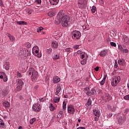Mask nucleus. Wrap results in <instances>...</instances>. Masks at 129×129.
<instances>
[{"instance_id": "obj_1", "label": "nucleus", "mask_w": 129, "mask_h": 129, "mask_svg": "<svg viewBox=\"0 0 129 129\" xmlns=\"http://www.w3.org/2000/svg\"><path fill=\"white\" fill-rule=\"evenodd\" d=\"M55 24L59 25L60 23L63 28H68L71 25V21L70 18L65 14V11L60 10L57 14V16L55 17Z\"/></svg>"}, {"instance_id": "obj_2", "label": "nucleus", "mask_w": 129, "mask_h": 129, "mask_svg": "<svg viewBox=\"0 0 129 129\" xmlns=\"http://www.w3.org/2000/svg\"><path fill=\"white\" fill-rule=\"evenodd\" d=\"M28 72L29 75H31V78L32 81H33V82H36L38 77H39V74L38 73V72L35 70L34 68H31Z\"/></svg>"}, {"instance_id": "obj_3", "label": "nucleus", "mask_w": 129, "mask_h": 129, "mask_svg": "<svg viewBox=\"0 0 129 129\" xmlns=\"http://www.w3.org/2000/svg\"><path fill=\"white\" fill-rule=\"evenodd\" d=\"M84 91L88 96H91V95H96V94H97V92L94 88H92L90 90V89L89 87H86L84 89Z\"/></svg>"}, {"instance_id": "obj_4", "label": "nucleus", "mask_w": 129, "mask_h": 129, "mask_svg": "<svg viewBox=\"0 0 129 129\" xmlns=\"http://www.w3.org/2000/svg\"><path fill=\"white\" fill-rule=\"evenodd\" d=\"M72 37L73 39L77 41V40H79L81 37V33H80L79 31L74 30L72 33Z\"/></svg>"}, {"instance_id": "obj_5", "label": "nucleus", "mask_w": 129, "mask_h": 129, "mask_svg": "<svg viewBox=\"0 0 129 129\" xmlns=\"http://www.w3.org/2000/svg\"><path fill=\"white\" fill-rule=\"evenodd\" d=\"M78 7L81 10H83L86 8L87 5V1L86 0H78Z\"/></svg>"}, {"instance_id": "obj_6", "label": "nucleus", "mask_w": 129, "mask_h": 129, "mask_svg": "<svg viewBox=\"0 0 129 129\" xmlns=\"http://www.w3.org/2000/svg\"><path fill=\"white\" fill-rule=\"evenodd\" d=\"M23 85H24V83L22 80H18L17 84H16V90L21 91L23 88Z\"/></svg>"}, {"instance_id": "obj_7", "label": "nucleus", "mask_w": 129, "mask_h": 129, "mask_svg": "<svg viewBox=\"0 0 129 129\" xmlns=\"http://www.w3.org/2000/svg\"><path fill=\"white\" fill-rule=\"evenodd\" d=\"M32 109L34 111H36V112H39L40 110H41V107H40V105L39 103L34 104L32 106Z\"/></svg>"}, {"instance_id": "obj_8", "label": "nucleus", "mask_w": 129, "mask_h": 129, "mask_svg": "<svg viewBox=\"0 0 129 129\" xmlns=\"http://www.w3.org/2000/svg\"><path fill=\"white\" fill-rule=\"evenodd\" d=\"M0 79H3L4 82L8 81V76L4 72H0Z\"/></svg>"}, {"instance_id": "obj_9", "label": "nucleus", "mask_w": 129, "mask_h": 129, "mask_svg": "<svg viewBox=\"0 0 129 129\" xmlns=\"http://www.w3.org/2000/svg\"><path fill=\"white\" fill-rule=\"evenodd\" d=\"M68 111L70 114H73L75 112V109L74 106L72 105H69L68 106Z\"/></svg>"}, {"instance_id": "obj_10", "label": "nucleus", "mask_w": 129, "mask_h": 129, "mask_svg": "<svg viewBox=\"0 0 129 129\" xmlns=\"http://www.w3.org/2000/svg\"><path fill=\"white\" fill-rule=\"evenodd\" d=\"M21 53L23 57H26V58L29 57V50L27 49H22V50H21Z\"/></svg>"}, {"instance_id": "obj_11", "label": "nucleus", "mask_w": 129, "mask_h": 129, "mask_svg": "<svg viewBox=\"0 0 129 129\" xmlns=\"http://www.w3.org/2000/svg\"><path fill=\"white\" fill-rule=\"evenodd\" d=\"M51 45L52 49H57L59 46V43H58V41L56 40H53L51 42Z\"/></svg>"}, {"instance_id": "obj_12", "label": "nucleus", "mask_w": 129, "mask_h": 129, "mask_svg": "<svg viewBox=\"0 0 129 129\" xmlns=\"http://www.w3.org/2000/svg\"><path fill=\"white\" fill-rule=\"evenodd\" d=\"M117 83H118V81L116 80V77L114 76L112 78V80L111 81V84L112 86H116L117 85Z\"/></svg>"}, {"instance_id": "obj_13", "label": "nucleus", "mask_w": 129, "mask_h": 129, "mask_svg": "<svg viewBox=\"0 0 129 129\" xmlns=\"http://www.w3.org/2000/svg\"><path fill=\"white\" fill-rule=\"evenodd\" d=\"M125 121V117H124V116H121L118 119V123L120 125L122 124V123H123Z\"/></svg>"}, {"instance_id": "obj_14", "label": "nucleus", "mask_w": 129, "mask_h": 129, "mask_svg": "<svg viewBox=\"0 0 129 129\" xmlns=\"http://www.w3.org/2000/svg\"><path fill=\"white\" fill-rule=\"evenodd\" d=\"M122 41L124 44H127L129 42L128 37L125 35L122 36Z\"/></svg>"}, {"instance_id": "obj_15", "label": "nucleus", "mask_w": 129, "mask_h": 129, "mask_svg": "<svg viewBox=\"0 0 129 129\" xmlns=\"http://www.w3.org/2000/svg\"><path fill=\"white\" fill-rule=\"evenodd\" d=\"M99 55L101 57H104L106 56V55H107V50L104 49L103 50H101L99 53Z\"/></svg>"}, {"instance_id": "obj_16", "label": "nucleus", "mask_w": 129, "mask_h": 129, "mask_svg": "<svg viewBox=\"0 0 129 129\" xmlns=\"http://www.w3.org/2000/svg\"><path fill=\"white\" fill-rule=\"evenodd\" d=\"M32 53L33 55H35V56H36V57H38V58H41L42 57V54H40L39 53V50H35Z\"/></svg>"}, {"instance_id": "obj_17", "label": "nucleus", "mask_w": 129, "mask_h": 129, "mask_svg": "<svg viewBox=\"0 0 129 129\" xmlns=\"http://www.w3.org/2000/svg\"><path fill=\"white\" fill-rule=\"evenodd\" d=\"M93 111L95 116H100V111L99 110L93 109Z\"/></svg>"}, {"instance_id": "obj_18", "label": "nucleus", "mask_w": 129, "mask_h": 129, "mask_svg": "<svg viewBox=\"0 0 129 129\" xmlns=\"http://www.w3.org/2000/svg\"><path fill=\"white\" fill-rule=\"evenodd\" d=\"M60 79L56 76V77H54L53 79V83H58V82H60Z\"/></svg>"}, {"instance_id": "obj_19", "label": "nucleus", "mask_w": 129, "mask_h": 129, "mask_svg": "<svg viewBox=\"0 0 129 129\" xmlns=\"http://www.w3.org/2000/svg\"><path fill=\"white\" fill-rule=\"evenodd\" d=\"M11 64L10 62H6L4 64V67L6 70H9L10 69V67H11Z\"/></svg>"}, {"instance_id": "obj_20", "label": "nucleus", "mask_w": 129, "mask_h": 129, "mask_svg": "<svg viewBox=\"0 0 129 129\" xmlns=\"http://www.w3.org/2000/svg\"><path fill=\"white\" fill-rule=\"evenodd\" d=\"M0 127H2V128H6L5 122H4V120H3L2 119H0Z\"/></svg>"}, {"instance_id": "obj_21", "label": "nucleus", "mask_w": 129, "mask_h": 129, "mask_svg": "<svg viewBox=\"0 0 129 129\" xmlns=\"http://www.w3.org/2000/svg\"><path fill=\"white\" fill-rule=\"evenodd\" d=\"M49 108L50 111H54L55 110V107L53 106V104L49 103Z\"/></svg>"}, {"instance_id": "obj_22", "label": "nucleus", "mask_w": 129, "mask_h": 129, "mask_svg": "<svg viewBox=\"0 0 129 129\" xmlns=\"http://www.w3.org/2000/svg\"><path fill=\"white\" fill-rule=\"evenodd\" d=\"M48 16H49V17H50V18H52V17H54V16H55V12H54L53 11H50L48 14H47Z\"/></svg>"}, {"instance_id": "obj_23", "label": "nucleus", "mask_w": 129, "mask_h": 129, "mask_svg": "<svg viewBox=\"0 0 129 129\" xmlns=\"http://www.w3.org/2000/svg\"><path fill=\"white\" fill-rule=\"evenodd\" d=\"M91 103H92V101L91 100V99L89 98L88 99L87 102L86 103V106H90V105H91Z\"/></svg>"}, {"instance_id": "obj_24", "label": "nucleus", "mask_w": 129, "mask_h": 129, "mask_svg": "<svg viewBox=\"0 0 129 129\" xmlns=\"http://www.w3.org/2000/svg\"><path fill=\"white\" fill-rule=\"evenodd\" d=\"M3 105L6 107H10V106H11V104L8 101H5L3 102Z\"/></svg>"}, {"instance_id": "obj_25", "label": "nucleus", "mask_w": 129, "mask_h": 129, "mask_svg": "<svg viewBox=\"0 0 129 129\" xmlns=\"http://www.w3.org/2000/svg\"><path fill=\"white\" fill-rule=\"evenodd\" d=\"M118 64L120 65L121 66H124V65H125V62L124 61H122L121 59L118 60Z\"/></svg>"}, {"instance_id": "obj_26", "label": "nucleus", "mask_w": 129, "mask_h": 129, "mask_svg": "<svg viewBox=\"0 0 129 129\" xmlns=\"http://www.w3.org/2000/svg\"><path fill=\"white\" fill-rule=\"evenodd\" d=\"M17 25H20V26H22L23 25H27L28 23L25 21H17Z\"/></svg>"}, {"instance_id": "obj_27", "label": "nucleus", "mask_w": 129, "mask_h": 129, "mask_svg": "<svg viewBox=\"0 0 129 129\" xmlns=\"http://www.w3.org/2000/svg\"><path fill=\"white\" fill-rule=\"evenodd\" d=\"M63 113H64V111H59V114H58L57 115V118H61V117H62Z\"/></svg>"}, {"instance_id": "obj_28", "label": "nucleus", "mask_w": 129, "mask_h": 129, "mask_svg": "<svg viewBox=\"0 0 129 129\" xmlns=\"http://www.w3.org/2000/svg\"><path fill=\"white\" fill-rule=\"evenodd\" d=\"M10 40L11 41V42H12L13 43H15V41H16V37H15V36H12L10 38H9Z\"/></svg>"}, {"instance_id": "obj_29", "label": "nucleus", "mask_w": 129, "mask_h": 129, "mask_svg": "<svg viewBox=\"0 0 129 129\" xmlns=\"http://www.w3.org/2000/svg\"><path fill=\"white\" fill-rule=\"evenodd\" d=\"M106 99L108 100V101H109L110 99H111V97H110V95L108 93L105 94Z\"/></svg>"}, {"instance_id": "obj_30", "label": "nucleus", "mask_w": 129, "mask_h": 129, "mask_svg": "<svg viewBox=\"0 0 129 129\" xmlns=\"http://www.w3.org/2000/svg\"><path fill=\"white\" fill-rule=\"evenodd\" d=\"M106 79V77H105L103 79V80L100 82V85H104V83H105V80Z\"/></svg>"}, {"instance_id": "obj_31", "label": "nucleus", "mask_w": 129, "mask_h": 129, "mask_svg": "<svg viewBox=\"0 0 129 129\" xmlns=\"http://www.w3.org/2000/svg\"><path fill=\"white\" fill-rule=\"evenodd\" d=\"M91 11L92 14H95V13L96 12V7L95 6H93Z\"/></svg>"}, {"instance_id": "obj_32", "label": "nucleus", "mask_w": 129, "mask_h": 129, "mask_svg": "<svg viewBox=\"0 0 129 129\" xmlns=\"http://www.w3.org/2000/svg\"><path fill=\"white\" fill-rule=\"evenodd\" d=\"M61 91V85L57 84V88H56V92H60Z\"/></svg>"}, {"instance_id": "obj_33", "label": "nucleus", "mask_w": 129, "mask_h": 129, "mask_svg": "<svg viewBox=\"0 0 129 129\" xmlns=\"http://www.w3.org/2000/svg\"><path fill=\"white\" fill-rule=\"evenodd\" d=\"M59 58H60V57L59 56V55L58 54H56L53 57V60H54V61H56V60H58V59H59Z\"/></svg>"}, {"instance_id": "obj_34", "label": "nucleus", "mask_w": 129, "mask_h": 129, "mask_svg": "<svg viewBox=\"0 0 129 129\" xmlns=\"http://www.w3.org/2000/svg\"><path fill=\"white\" fill-rule=\"evenodd\" d=\"M34 51H39V47L37 46H35L32 48V52H34Z\"/></svg>"}, {"instance_id": "obj_35", "label": "nucleus", "mask_w": 129, "mask_h": 129, "mask_svg": "<svg viewBox=\"0 0 129 129\" xmlns=\"http://www.w3.org/2000/svg\"><path fill=\"white\" fill-rule=\"evenodd\" d=\"M66 101H63V106H62V109L63 110H66Z\"/></svg>"}, {"instance_id": "obj_36", "label": "nucleus", "mask_w": 129, "mask_h": 129, "mask_svg": "<svg viewBox=\"0 0 129 129\" xmlns=\"http://www.w3.org/2000/svg\"><path fill=\"white\" fill-rule=\"evenodd\" d=\"M17 77L18 78H22V77H23V74L19 73V72H17Z\"/></svg>"}, {"instance_id": "obj_37", "label": "nucleus", "mask_w": 129, "mask_h": 129, "mask_svg": "<svg viewBox=\"0 0 129 129\" xmlns=\"http://www.w3.org/2000/svg\"><path fill=\"white\" fill-rule=\"evenodd\" d=\"M60 100V98L56 97L55 99H54V101L55 103H58L59 102V101Z\"/></svg>"}, {"instance_id": "obj_38", "label": "nucleus", "mask_w": 129, "mask_h": 129, "mask_svg": "<svg viewBox=\"0 0 129 129\" xmlns=\"http://www.w3.org/2000/svg\"><path fill=\"white\" fill-rule=\"evenodd\" d=\"M25 46L28 48H30L31 44L30 43V42H27L26 44H25Z\"/></svg>"}, {"instance_id": "obj_39", "label": "nucleus", "mask_w": 129, "mask_h": 129, "mask_svg": "<svg viewBox=\"0 0 129 129\" xmlns=\"http://www.w3.org/2000/svg\"><path fill=\"white\" fill-rule=\"evenodd\" d=\"M42 30H44V28L42 27H40L37 29V33H39V32H41Z\"/></svg>"}, {"instance_id": "obj_40", "label": "nucleus", "mask_w": 129, "mask_h": 129, "mask_svg": "<svg viewBox=\"0 0 129 129\" xmlns=\"http://www.w3.org/2000/svg\"><path fill=\"white\" fill-rule=\"evenodd\" d=\"M110 44L112 47H116V44L113 42H110Z\"/></svg>"}, {"instance_id": "obj_41", "label": "nucleus", "mask_w": 129, "mask_h": 129, "mask_svg": "<svg viewBox=\"0 0 129 129\" xmlns=\"http://www.w3.org/2000/svg\"><path fill=\"white\" fill-rule=\"evenodd\" d=\"M124 99H125V100H129V95H127L126 96H124L123 97Z\"/></svg>"}, {"instance_id": "obj_42", "label": "nucleus", "mask_w": 129, "mask_h": 129, "mask_svg": "<svg viewBox=\"0 0 129 129\" xmlns=\"http://www.w3.org/2000/svg\"><path fill=\"white\" fill-rule=\"evenodd\" d=\"M32 12H33V10H32V9H28L27 10V13H28V14H32Z\"/></svg>"}, {"instance_id": "obj_43", "label": "nucleus", "mask_w": 129, "mask_h": 129, "mask_svg": "<svg viewBox=\"0 0 129 129\" xmlns=\"http://www.w3.org/2000/svg\"><path fill=\"white\" fill-rule=\"evenodd\" d=\"M47 53H48V54H51V53H52V49L51 48H49L47 50Z\"/></svg>"}, {"instance_id": "obj_44", "label": "nucleus", "mask_w": 129, "mask_h": 129, "mask_svg": "<svg viewBox=\"0 0 129 129\" xmlns=\"http://www.w3.org/2000/svg\"><path fill=\"white\" fill-rule=\"evenodd\" d=\"M86 60H83L81 61V64H82V65H85V64H86Z\"/></svg>"}, {"instance_id": "obj_45", "label": "nucleus", "mask_w": 129, "mask_h": 129, "mask_svg": "<svg viewBox=\"0 0 129 129\" xmlns=\"http://www.w3.org/2000/svg\"><path fill=\"white\" fill-rule=\"evenodd\" d=\"M71 50H72V49H71V48H66V49H65V51H66V52H72Z\"/></svg>"}, {"instance_id": "obj_46", "label": "nucleus", "mask_w": 129, "mask_h": 129, "mask_svg": "<svg viewBox=\"0 0 129 129\" xmlns=\"http://www.w3.org/2000/svg\"><path fill=\"white\" fill-rule=\"evenodd\" d=\"M52 1L54 3V5H58V3H59V0H52Z\"/></svg>"}, {"instance_id": "obj_47", "label": "nucleus", "mask_w": 129, "mask_h": 129, "mask_svg": "<svg viewBox=\"0 0 129 129\" xmlns=\"http://www.w3.org/2000/svg\"><path fill=\"white\" fill-rule=\"evenodd\" d=\"M117 67H118V64H117L116 60H115L114 68H117Z\"/></svg>"}, {"instance_id": "obj_48", "label": "nucleus", "mask_w": 129, "mask_h": 129, "mask_svg": "<svg viewBox=\"0 0 129 129\" xmlns=\"http://www.w3.org/2000/svg\"><path fill=\"white\" fill-rule=\"evenodd\" d=\"M100 116H96V117H95L94 119L95 121H98V119H99V117Z\"/></svg>"}, {"instance_id": "obj_49", "label": "nucleus", "mask_w": 129, "mask_h": 129, "mask_svg": "<svg viewBox=\"0 0 129 129\" xmlns=\"http://www.w3.org/2000/svg\"><path fill=\"white\" fill-rule=\"evenodd\" d=\"M6 36H7V37H8V38H10L12 35L10 33H6Z\"/></svg>"}, {"instance_id": "obj_50", "label": "nucleus", "mask_w": 129, "mask_h": 129, "mask_svg": "<svg viewBox=\"0 0 129 129\" xmlns=\"http://www.w3.org/2000/svg\"><path fill=\"white\" fill-rule=\"evenodd\" d=\"M49 2L50 3V4L52 5V6H56L53 0H50Z\"/></svg>"}, {"instance_id": "obj_51", "label": "nucleus", "mask_w": 129, "mask_h": 129, "mask_svg": "<svg viewBox=\"0 0 129 129\" xmlns=\"http://www.w3.org/2000/svg\"><path fill=\"white\" fill-rule=\"evenodd\" d=\"M116 79L117 80V81H118V82H119V81H120V77H116Z\"/></svg>"}, {"instance_id": "obj_52", "label": "nucleus", "mask_w": 129, "mask_h": 129, "mask_svg": "<svg viewBox=\"0 0 129 129\" xmlns=\"http://www.w3.org/2000/svg\"><path fill=\"white\" fill-rule=\"evenodd\" d=\"M30 124H33L34 123V118H33L32 119H30Z\"/></svg>"}, {"instance_id": "obj_53", "label": "nucleus", "mask_w": 129, "mask_h": 129, "mask_svg": "<svg viewBox=\"0 0 129 129\" xmlns=\"http://www.w3.org/2000/svg\"><path fill=\"white\" fill-rule=\"evenodd\" d=\"M97 92H98L99 94H100V93H102V90L101 89H99L98 90Z\"/></svg>"}, {"instance_id": "obj_54", "label": "nucleus", "mask_w": 129, "mask_h": 129, "mask_svg": "<svg viewBox=\"0 0 129 129\" xmlns=\"http://www.w3.org/2000/svg\"><path fill=\"white\" fill-rule=\"evenodd\" d=\"M81 58L82 59H84V58H85V55L84 54V53L81 55Z\"/></svg>"}, {"instance_id": "obj_55", "label": "nucleus", "mask_w": 129, "mask_h": 129, "mask_svg": "<svg viewBox=\"0 0 129 129\" xmlns=\"http://www.w3.org/2000/svg\"><path fill=\"white\" fill-rule=\"evenodd\" d=\"M128 111H129V109L128 108H126L124 110V113H127V112H128Z\"/></svg>"}, {"instance_id": "obj_56", "label": "nucleus", "mask_w": 129, "mask_h": 129, "mask_svg": "<svg viewBox=\"0 0 129 129\" xmlns=\"http://www.w3.org/2000/svg\"><path fill=\"white\" fill-rule=\"evenodd\" d=\"M123 52L124 53H127L128 52V49H123Z\"/></svg>"}, {"instance_id": "obj_57", "label": "nucleus", "mask_w": 129, "mask_h": 129, "mask_svg": "<svg viewBox=\"0 0 129 129\" xmlns=\"http://www.w3.org/2000/svg\"><path fill=\"white\" fill-rule=\"evenodd\" d=\"M38 88H39V86L38 85H36V86H34V89H35V90H37V89H38Z\"/></svg>"}, {"instance_id": "obj_58", "label": "nucleus", "mask_w": 129, "mask_h": 129, "mask_svg": "<svg viewBox=\"0 0 129 129\" xmlns=\"http://www.w3.org/2000/svg\"><path fill=\"white\" fill-rule=\"evenodd\" d=\"M74 49H78V48H79V45H74Z\"/></svg>"}, {"instance_id": "obj_59", "label": "nucleus", "mask_w": 129, "mask_h": 129, "mask_svg": "<svg viewBox=\"0 0 129 129\" xmlns=\"http://www.w3.org/2000/svg\"><path fill=\"white\" fill-rule=\"evenodd\" d=\"M36 3H37L38 4H41V3H42V1L41 0H36Z\"/></svg>"}, {"instance_id": "obj_60", "label": "nucleus", "mask_w": 129, "mask_h": 129, "mask_svg": "<svg viewBox=\"0 0 129 129\" xmlns=\"http://www.w3.org/2000/svg\"><path fill=\"white\" fill-rule=\"evenodd\" d=\"M0 6L1 7H4V4H3V1L0 0Z\"/></svg>"}, {"instance_id": "obj_61", "label": "nucleus", "mask_w": 129, "mask_h": 129, "mask_svg": "<svg viewBox=\"0 0 129 129\" xmlns=\"http://www.w3.org/2000/svg\"><path fill=\"white\" fill-rule=\"evenodd\" d=\"M94 69L95 71L97 72L98 70H99V67H96Z\"/></svg>"}, {"instance_id": "obj_62", "label": "nucleus", "mask_w": 129, "mask_h": 129, "mask_svg": "<svg viewBox=\"0 0 129 129\" xmlns=\"http://www.w3.org/2000/svg\"><path fill=\"white\" fill-rule=\"evenodd\" d=\"M39 101L43 102V101H45V99H44L43 98H42L41 99H39Z\"/></svg>"}, {"instance_id": "obj_63", "label": "nucleus", "mask_w": 129, "mask_h": 129, "mask_svg": "<svg viewBox=\"0 0 129 129\" xmlns=\"http://www.w3.org/2000/svg\"><path fill=\"white\" fill-rule=\"evenodd\" d=\"M77 129H85V127H79Z\"/></svg>"}, {"instance_id": "obj_64", "label": "nucleus", "mask_w": 129, "mask_h": 129, "mask_svg": "<svg viewBox=\"0 0 129 129\" xmlns=\"http://www.w3.org/2000/svg\"><path fill=\"white\" fill-rule=\"evenodd\" d=\"M77 54H78L79 55L80 54H81V51L78 50V51H77Z\"/></svg>"}]
</instances>
